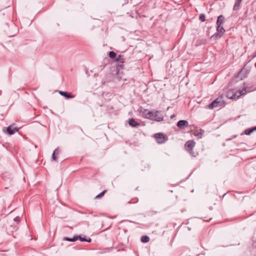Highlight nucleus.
I'll return each instance as SVG.
<instances>
[{
	"label": "nucleus",
	"mask_w": 256,
	"mask_h": 256,
	"mask_svg": "<svg viewBox=\"0 0 256 256\" xmlns=\"http://www.w3.org/2000/svg\"><path fill=\"white\" fill-rule=\"evenodd\" d=\"M142 114V116L146 118L154 120L157 122L163 120V116L160 111L156 110L152 112L148 111V110H144Z\"/></svg>",
	"instance_id": "nucleus-1"
},
{
	"label": "nucleus",
	"mask_w": 256,
	"mask_h": 256,
	"mask_svg": "<svg viewBox=\"0 0 256 256\" xmlns=\"http://www.w3.org/2000/svg\"><path fill=\"white\" fill-rule=\"evenodd\" d=\"M224 104V100L222 96H219L214 100L208 106L210 109H212L214 108L220 106Z\"/></svg>",
	"instance_id": "nucleus-2"
},
{
	"label": "nucleus",
	"mask_w": 256,
	"mask_h": 256,
	"mask_svg": "<svg viewBox=\"0 0 256 256\" xmlns=\"http://www.w3.org/2000/svg\"><path fill=\"white\" fill-rule=\"evenodd\" d=\"M195 144V142L192 140L188 141L185 144V148L186 150L189 152L192 155H194L192 149L194 146Z\"/></svg>",
	"instance_id": "nucleus-3"
},
{
	"label": "nucleus",
	"mask_w": 256,
	"mask_h": 256,
	"mask_svg": "<svg viewBox=\"0 0 256 256\" xmlns=\"http://www.w3.org/2000/svg\"><path fill=\"white\" fill-rule=\"evenodd\" d=\"M216 30L218 31V33L215 34L212 37H214L216 38H220L224 32L225 30L222 26L220 27V26H216Z\"/></svg>",
	"instance_id": "nucleus-4"
},
{
	"label": "nucleus",
	"mask_w": 256,
	"mask_h": 256,
	"mask_svg": "<svg viewBox=\"0 0 256 256\" xmlns=\"http://www.w3.org/2000/svg\"><path fill=\"white\" fill-rule=\"evenodd\" d=\"M246 92V90L245 88H244L240 91H238L236 92L234 94H232V96H230V97L231 99H234L236 98H238L240 96H241L242 94H244Z\"/></svg>",
	"instance_id": "nucleus-5"
},
{
	"label": "nucleus",
	"mask_w": 256,
	"mask_h": 256,
	"mask_svg": "<svg viewBox=\"0 0 256 256\" xmlns=\"http://www.w3.org/2000/svg\"><path fill=\"white\" fill-rule=\"evenodd\" d=\"M14 124H12L7 128L6 132L10 135L14 134L18 130V129L17 128L14 127Z\"/></svg>",
	"instance_id": "nucleus-6"
},
{
	"label": "nucleus",
	"mask_w": 256,
	"mask_h": 256,
	"mask_svg": "<svg viewBox=\"0 0 256 256\" xmlns=\"http://www.w3.org/2000/svg\"><path fill=\"white\" fill-rule=\"evenodd\" d=\"M188 126V122L186 120H180L177 122V126L180 129H184Z\"/></svg>",
	"instance_id": "nucleus-7"
},
{
	"label": "nucleus",
	"mask_w": 256,
	"mask_h": 256,
	"mask_svg": "<svg viewBox=\"0 0 256 256\" xmlns=\"http://www.w3.org/2000/svg\"><path fill=\"white\" fill-rule=\"evenodd\" d=\"M154 137L158 144H162L164 142V136L162 134H154Z\"/></svg>",
	"instance_id": "nucleus-8"
},
{
	"label": "nucleus",
	"mask_w": 256,
	"mask_h": 256,
	"mask_svg": "<svg viewBox=\"0 0 256 256\" xmlns=\"http://www.w3.org/2000/svg\"><path fill=\"white\" fill-rule=\"evenodd\" d=\"M128 124L130 126L132 127H138L140 126V124L132 118H131L129 120Z\"/></svg>",
	"instance_id": "nucleus-9"
},
{
	"label": "nucleus",
	"mask_w": 256,
	"mask_h": 256,
	"mask_svg": "<svg viewBox=\"0 0 256 256\" xmlns=\"http://www.w3.org/2000/svg\"><path fill=\"white\" fill-rule=\"evenodd\" d=\"M59 94L61 96H64V97H66V98H74V96H72L70 94H68V93H67L66 92H64L60 91L59 92Z\"/></svg>",
	"instance_id": "nucleus-10"
},
{
	"label": "nucleus",
	"mask_w": 256,
	"mask_h": 256,
	"mask_svg": "<svg viewBox=\"0 0 256 256\" xmlns=\"http://www.w3.org/2000/svg\"><path fill=\"white\" fill-rule=\"evenodd\" d=\"M224 18L223 16L220 15V16L217 20L216 22V26H221V24L223 23V22L224 20Z\"/></svg>",
	"instance_id": "nucleus-11"
},
{
	"label": "nucleus",
	"mask_w": 256,
	"mask_h": 256,
	"mask_svg": "<svg viewBox=\"0 0 256 256\" xmlns=\"http://www.w3.org/2000/svg\"><path fill=\"white\" fill-rule=\"evenodd\" d=\"M78 238H79L80 240L82 242H90L92 241L91 238H82L80 236H78Z\"/></svg>",
	"instance_id": "nucleus-12"
},
{
	"label": "nucleus",
	"mask_w": 256,
	"mask_h": 256,
	"mask_svg": "<svg viewBox=\"0 0 256 256\" xmlns=\"http://www.w3.org/2000/svg\"><path fill=\"white\" fill-rule=\"evenodd\" d=\"M59 153L58 150V149H56L52 154V160L54 161H57V158L56 156V154H58Z\"/></svg>",
	"instance_id": "nucleus-13"
},
{
	"label": "nucleus",
	"mask_w": 256,
	"mask_h": 256,
	"mask_svg": "<svg viewBox=\"0 0 256 256\" xmlns=\"http://www.w3.org/2000/svg\"><path fill=\"white\" fill-rule=\"evenodd\" d=\"M150 240V238L148 236H142L141 241L143 242H147Z\"/></svg>",
	"instance_id": "nucleus-14"
},
{
	"label": "nucleus",
	"mask_w": 256,
	"mask_h": 256,
	"mask_svg": "<svg viewBox=\"0 0 256 256\" xmlns=\"http://www.w3.org/2000/svg\"><path fill=\"white\" fill-rule=\"evenodd\" d=\"M64 239L70 242H75L78 239V236H76L73 238H65Z\"/></svg>",
	"instance_id": "nucleus-15"
},
{
	"label": "nucleus",
	"mask_w": 256,
	"mask_h": 256,
	"mask_svg": "<svg viewBox=\"0 0 256 256\" xmlns=\"http://www.w3.org/2000/svg\"><path fill=\"white\" fill-rule=\"evenodd\" d=\"M106 190H104L103 192H100V194H98L95 197V198L97 199V198H102V196H104V194L106 193Z\"/></svg>",
	"instance_id": "nucleus-16"
},
{
	"label": "nucleus",
	"mask_w": 256,
	"mask_h": 256,
	"mask_svg": "<svg viewBox=\"0 0 256 256\" xmlns=\"http://www.w3.org/2000/svg\"><path fill=\"white\" fill-rule=\"evenodd\" d=\"M109 56L110 58L113 59L116 56V54L114 51H110L109 52Z\"/></svg>",
	"instance_id": "nucleus-17"
},
{
	"label": "nucleus",
	"mask_w": 256,
	"mask_h": 256,
	"mask_svg": "<svg viewBox=\"0 0 256 256\" xmlns=\"http://www.w3.org/2000/svg\"><path fill=\"white\" fill-rule=\"evenodd\" d=\"M241 2H236L234 6V10H237L238 9L239 7H240V4Z\"/></svg>",
	"instance_id": "nucleus-18"
},
{
	"label": "nucleus",
	"mask_w": 256,
	"mask_h": 256,
	"mask_svg": "<svg viewBox=\"0 0 256 256\" xmlns=\"http://www.w3.org/2000/svg\"><path fill=\"white\" fill-rule=\"evenodd\" d=\"M254 130V129H247L245 130V134L246 135H250Z\"/></svg>",
	"instance_id": "nucleus-19"
},
{
	"label": "nucleus",
	"mask_w": 256,
	"mask_h": 256,
	"mask_svg": "<svg viewBox=\"0 0 256 256\" xmlns=\"http://www.w3.org/2000/svg\"><path fill=\"white\" fill-rule=\"evenodd\" d=\"M200 20L202 21V22H204L205 21V16L204 14H201L200 16Z\"/></svg>",
	"instance_id": "nucleus-20"
},
{
	"label": "nucleus",
	"mask_w": 256,
	"mask_h": 256,
	"mask_svg": "<svg viewBox=\"0 0 256 256\" xmlns=\"http://www.w3.org/2000/svg\"><path fill=\"white\" fill-rule=\"evenodd\" d=\"M122 56L120 55L118 56V57L116 59V62H123L122 58H121Z\"/></svg>",
	"instance_id": "nucleus-21"
},
{
	"label": "nucleus",
	"mask_w": 256,
	"mask_h": 256,
	"mask_svg": "<svg viewBox=\"0 0 256 256\" xmlns=\"http://www.w3.org/2000/svg\"><path fill=\"white\" fill-rule=\"evenodd\" d=\"M15 222H18L20 220V218L19 216H16L14 220Z\"/></svg>",
	"instance_id": "nucleus-22"
},
{
	"label": "nucleus",
	"mask_w": 256,
	"mask_h": 256,
	"mask_svg": "<svg viewBox=\"0 0 256 256\" xmlns=\"http://www.w3.org/2000/svg\"><path fill=\"white\" fill-rule=\"evenodd\" d=\"M200 134L202 135V133L194 134V136H199Z\"/></svg>",
	"instance_id": "nucleus-23"
},
{
	"label": "nucleus",
	"mask_w": 256,
	"mask_h": 256,
	"mask_svg": "<svg viewBox=\"0 0 256 256\" xmlns=\"http://www.w3.org/2000/svg\"><path fill=\"white\" fill-rule=\"evenodd\" d=\"M174 117H175V115H174V114H172V116H170V118H174Z\"/></svg>",
	"instance_id": "nucleus-24"
},
{
	"label": "nucleus",
	"mask_w": 256,
	"mask_h": 256,
	"mask_svg": "<svg viewBox=\"0 0 256 256\" xmlns=\"http://www.w3.org/2000/svg\"><path fill=\"white\" fill-rule=\"evenodd\" d=\"M242 1V0H237L236 2H241Z\"/></svg>",
	"instance_id": "nucleus-25"
},
{
	"label": "nucleus",
	"mask_w": 256,
	"mask_h": 256,
	"mask_svg": "<svg viewBox=\"0 0 256 256\" xmlns=\"http://www.w3.org/2000/svg\"><path fill=\"white\" fill-rule=\"evenodd\" d=\"M255 66L256 67V64H255Z\"/></svg>",
	"instance_id": "nucleus-26"
},
{
	"label": "nucleus",
	"mask_w": 256,
	"mask_h": 256,
	"mask_svg": "<svg viewBox=\"0 0 256 256\" xmlns=\"http://www.w3.org/2000/svg\"><path fill=\"white\" fill-rule=\"evenodd\" d=\"M254 130H256V127L254 128Z\"/></svg>",
	"instance_id": "nucleus-27"
}]
</instances>
